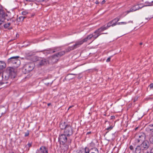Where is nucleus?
I'll list each match as a JSON object with an SVG mask.
<instances>
[{
  "label": "nucleus",
  "instance_id": "obj_46",
  "mask_svg": "<svg viewBox=\"0 0 153 153\" xmlns=\"http://www.w3.org/2000/svg\"><path fill=\"white\" fill-rule=\"evenodd\" d=\"M120 24H121V22H119L118 23H116V25H120Z\"/></svg>",
  "mask_w": 153,
  "mask_h": 153
},
{
  "label": "nucleus",
  "instance_id": "obj_17",
  "mask_svg": "<svg viewBox=\"0 0 153 153\" xmlns=\"http://www.w3.org/2000/svg\"><path fill=\"white\" fill-rule=\"evenodd\" d=\"M108 28L107 27V26H104L101 27L100 28H99L97 30H96L94 32L95 33H97L99 32H100L105 30L107 29Z\"/></svg>",
  "mask_w": 153,
  "mask_h": 153
},
{
  "label": "nucleus",
  "instance_id": "obj_16",
  "mask_svg": "<svg viewBox=\"0 0 153 153\" xmlns=\"http://www.w3.org/2000/svg\"><path fill=\"white\" fill-rule=\"evenodd\" d=\"M65 52L64 51H62L55 54L54 56H57L59 58L60 57L65 55Z\"/></svg>",
  "mask_w": 153,
  "mask_h": 153
},
{
  "label": "nucleus",
  "instance_id": "obj_61",
  "mask_svg": "<svg viewBox=\"0 0 153 153\" xmlns=\"http://www.w3.org/2000/svg\"><path fill=\"white\" fill-rule=\"evenodd\" d=\"M11 153H14L12 152Z\"/></svg>",
  "mask_w": 153,
  "mask_h": 153
},
{
  "label": "nucleus",
  "instance_id": "obj_10",
  "mask_svg": "<svg viewBox=\"0 0 153 153\" xmlns=\"http://www.w3.org/2000/svg\"><path fill=\"white\" fill-rule=\"evenodd\" d=\"M47 60L44 58H40L37 64L39 66H42L46 64Z\"/></svg>",
  "mask_w": 153,
  "mask_h": 153
},
{
  "label": "nucleus",
  "instance_id": "obj_39",
  "mask_svg": "<svg viewBox=\"0 0 153 153\" xmlns=\"http://www.w3.org/2000/svg\"><path fill=\"white\" fill-rule=\"evenodd\" d=\"M32 144L31 143H29L26 146H28L29 147H30L31 146Z\"/></svg>",
  "mask_w": 153,
  "mask_h": 153
},
{
  "label": "nucleus",
  "instance_id": "obj_49",
  "mask_svg": "<svg viewBox=\"0 0 153 153\" xmlns=\"http://www.w3.org/2000/svg\"><path fill=\"white\" fill-rule=\"evenodd\" d=\"M80 74H79V75H78V79H80V78H81V77H82L81 76H80Z\"/></svg>",
  "mask_w": 153,
  "mask_h": 153
},
{
  "label": "nucleus",
  "instance_id": "obj_51",
  "mask_svg": "<svg viewBox=\"0 0 153 153\" xmlns=\"http://www.w3.org/2000/svg\"><path fill=\"white\" fill-rule=\"evenodd\" d=\"M73 106H70L69 107V108H68V110L70 108H72V107H73Z\"/></svg>",
  "mask_w": 153,
  "mask_h": 153
},
{
  "label": "nucleus",
  "instance_id": "obj_25",
  "mask_svg": "<svg viewBox=\"0 0 153 153\" xmlns=\"http://www.w3.org/2000/svg\"><path fill=\"white\" fill-rule=\"evenodd\" d=\"M146 130L148 131V130H149L150 131H153V124L149 125L148 127L146 128Z\"/></svg>",
  "mask_w": 153,
  "mask_h": 153
},
{
  "label": "nucleus",
  "instance_id": "obj_1",
  "mask_svg": "<svg viewBox=\"0 0 153 153\" xmlns=\"http://www.w3.org/2000/svg\"><path fill=\"white\" fill-rule=\"evenodd\" d=\"M68 137L63 133L60 135L59 137V141L60 144L64 145L66 149L68 148V145L71 143V141L68 139Z\"/></svg>",
  "mask_w": 153,
  "mask_h": 153
},
{
  "label": "nucleus",
  "instance_id": "obj_26",
  "mask_svg": "<svg viewBox=\"0 0 153 153\" xmlns=\"http://www.w3.org/2000/svg\"><path fill=\"white\" fill-rule=\"evenodd\" d=\"M39 58L40 57H38L36 56H34L33 57L32 59L33 62H36L37 63Z\"/></svg>",
  "mask_w": 153,
  "mask_h": 153
},
{
  "label": "nucleus",
  "instance_id": "obj_14",
  "mask_svg": "<svg viewBox=\"0 0 153 153\" xmlns=\"http://www.w3.org/2000/svg\"><path fill=\"white\" fill-rule=\"evenodd\" d=\"M38 153H48V149L45 146H42L39 150L37 152Z\"/></svg>",
  "mask_w": 153,
  "mask_h": 153
},
{
  "label": "nucleus",
  "instance_id": "obj_53",
  "mask_svg": "<svg viewBox=\"0 0 153 153\" xmlns=\"http://www.w3.org/2000/svg\"><path fill=\"white\" fill-rule=\"evenodd\" d=\"M91 133V132H88L87 133V134H90Z\"/></svg>",
  "mask_w": 153,
  "mask_h": 153
},
{
  "label": "nucleus",
  "instance_id": "obj_56",
  "mask_svg": "<svg viewBox=\"0 0 153 153\" xmlns=\"http://www.w3.org/2000/svg\"><path fill=\"white\" fill-rule=\"evenodd\" d=\"M69 78H70V79H73V78H74V77H72V76H71V77H69Z\"/></svg>",
  "mask_w": 153,
  "mask_h": 153
},
{
  "label": "nucleus",
  "instance_id": "obj_28",
  "mask_svg": "<svg viewBox=\"0 0 153 153\" xmlns=\"http://www.w3.org/2000/svg\"><path fill=\"white\" fill-rule=\"evenodd\" d=\"M5 109L4 107L0 108V113L2 114L5 113Z\"/></svg>",
  "mask_w": 153,
  "mask_h": 153
},
{
  "label": "nucleus",
  "instance_id": "obj_55",
  "mask_svg": "<svg viewBox=\"0 0 153 153\" xmlns=\"http://www.w3.org/2000/svg\"><path fill=\"white\" fill-rule=\"evenodd\" d=\"M95 3L96 4H98V3H99V2H98L97 1L96 2H95Z\"/></svg>",
  "mask_w": 153,
  "mask_h": 153
},
{
  "label": "nucleus",
  "instance_id": "obj_43",
  "mask_svg": "<svg viewBox=\"0 0 153 153\" xmlns=\"http://www.w3.org/2000/svg\"><path fill=\"white\" fill-rule=\"evenodd\" d=\"M129 148L131 150H132L133 149V146H130Z\"/></svg>",
  "mask_w": 153,
  "mask_h": 153
},
{
  "label": "nucleus",
  "instance_id": "obj_6",
  "mask_svg": "<svg viewBox=\"0 0 153 153\" xmlns=\"http://www.w3.org/2000/svg\"><path fill=\"white\" fill-rule=\"evenodd\" d=\"M141 149H142V151L143 153L145 152L146 150H149L150 149L149 148V142L147 141L143 142L140 145Z\"/></svg>",
  "mask_w": 153,
  "mask_h": 153
},
{
  "label": "nucleus",
  "instance_id": "obj_11",
  "mask_svg": "<svg viewBox=\"0 0 153 153\" xmlns=\"http://www.w3.org/2000/svg\"><path fill=\"white\" fill-rule=\"evenodd\" d=\"M2 77L3 80H7L10 79L9 74L7 71V69L6 71H4L3 73Z\"/></svg>",
  "mask_w": 153,
  "mask_h": 153
},
{
  "label": "nucleus",
  "instance_id": "obj_62",
  "mask_svg": "<svg viewBox=\"0 0 153 153\" xmlns=\"http://www.w3.org/2000/svg\"><path fill=\"white\" fill-rule=\"evenodd\" d=\"M36 153H38L36 152Z\"/></svg>",
  "mask_w": 153,
  "mask_h": 153
},
{
  "label": "nucleus",
  "instance_id": "obj_12",
  "mask_svg": "<svg viewBox=\"0 0 153 153\" xmlns=\"http://www.w3.org/2000/svg\"><path fill=\"white\" fill-rule=\"evenodd\" d=\"M79 46L77 41L76 42L75 45L71 47H68L66 50L67 52H69L71 51L74 50Z\"/></svg>",
  "mask_w": 153,
  "mask_h": 153
},
{
  "label": "nucleus",
  "instance_id": "obj_23",
  "mask_svg": "<svg viewBox=\"0 0 153 153\" xmlns=\"http://www.w3.org/2000/svg\"><path fill=\"white\" fill-rule=\"evenodd\" d=\"M52 53V50L51 49H50L49 50H45L43 51V53L46 55H47L48 54L51 53Z\"/></svg>",
  "mask_w": 153,
  "mask_h": 153
},
{
  "label": "nucleus",
  "instance_id": "obj_58",
  "mask_svg": "<svg viewBox=\"0 0 153 153\" xmlns=\"http://www.w3.org/2000/svg\"><path fill=\"white\" fill-rule=\"evenodd\" d=\"M140 45H142V42L140 43Z\"/></svg>",
  "mask_w": 153,
  "mask_h": 153
},
{
  "label": "nucleus",
  "instance_id": "obj_32",
  "mask_svg": "<svg viewBox=\"0 0 153 153\" xmlns=\"http://www.w3.org/2000/svg\"><path fill=\"white\" fill-rule=\"evenodd\" d=\"M150 142L153 143V135L151 136L149 138Z\"/></svg>",
  "mask_w": 153,
  "mask_h": 153
},
{
  "label": "nucleus",
  "instance_id": "obj_7",
  "mask_svg": "<svg viewBox=\"0 0 153 153\" xmlns=\"http://www.w3.org/2000/svg\"><path fill=\"white\" fill-rule=\"evenodd\" d=\"M85 153H99L98 149L96 148H93L90 149L88 148L85 149Z\"/></svg>",
  "mask_w": 153,
  "mask_h": 153
},
{
  "label": "nucleus",
  "instance_id": "obj_33",
  "mask_svg": "<svg viewBox=\"0 0 153 153\" xmlns=\"http://www.w3.org/2000/svg\"><path fill=\"white\" fill-rule=\"evenodd\" d=\"M4 19L1 17H0V25L2 24V22H4Z\"/></svg>",
  "mask_w": 153,
  "mask_h": 153
},
{
  "label": "nucleus",
  "instance_id": "obj_59",
  "mask_svg": "<svg viewBox=\"0 0 153 153\" xmlns=\"http://www.w3.org/2000/svg\"><path fill=\"white\" fill-rule=\"evenodd\" d=\"M150 19V18H148L147 19Z\"/></svg>",
  "mask_w": 153,
  "mask_h": 153
},
{
  "label": "nucleus",
  "instance_id": "obj_9",
  "mask_svg": "<svg viewBox=\"0 0 153 153\" xmlns=\"http://www.w3.org/2000/svg\"><path fill=\"white\" fill-rule=\"evenodd\" d=\"M93 35L91 34L82 40L77 41V42L80 46L84 42H86L88 40H89L93 37Z\"/></svg>",
  "mask_w": 153,
  "mask_h": 153
},
{
  "label": "nucleus",
  "instance_id": "obj_42",
  "mask_svg": "<svg viewBox=\"0 0 153 153\" xmlns=\"http://www.w3.org/2000/svg\"><path fill=\"white\" fill-rule=\"evenodd\" d=\"M150 87L151 88H152L153 87V83H151V84H150V85H149Z\"/></svg>",
  "mask_w": 153,
  "mask_h": 153
},
{
  "label": "nucleus",
  "instance_id": "obj_50",
  "mask_svg": "<svg viewBox=\"0 0 153 153\" xmlns=\"http://www.w3.org/2000/svg\"><path fill=\"white\" fill-rule=\"evenodd\" d=\"M128 23H133V22L132 21H129L128 22Z\"/></svg>",
  "mask_w": 153,
  "mask_h": 153
},
{
  "label": "nucleus",
  "instance_id": "obj_34",
  "mask_svg": "<svg viewBox=\"0 0 153 153\" xmlns=\"http://www.w3.org/2000/svg\"><path fill=\"white\" fill-rule=\"evenodd\" d=\"M52 82H47L45 81H44L45 84L47 85H49L50 84H51Z\"/></svg>",
  "mask_w": 153,
  "mask_h": 153
},
{
  "label": "nucleus",
  "instance_id": "obj_29",
  "mask_svg": "<svg viewBox=\"0 0 153 153\" xmlns=\"http://www.w3.org/2000/svg\"><path fill=\"white\" fill-rule=\"evenodd\" d=\"M94 33H95L94 32ZM100 32H97V33H97V35H93V38L94 39H96L100 35Z\"/></svg>",
  "mask_w": 153,
  "mask_h": 153
},
{
  "label": "nucleus",
  "instance_id": "obj_31",
  "mask_svg": "<svg viewBox=\"0 0 153 153\" xmlns=\"http://www.w3.org/2000/svg\"><path fill=\"white\" fill-rule=\"evenodd\" d=\"M10 24V23H7L4 25V27L5 28H7L9 26Z\"/></svg>",
  "mask_w": 153,
  "mask_h": 153
},
{
  "label": "nucleus",
  "instance_id": "obj_41",
  "mask_svg": "<svg viewBox=\"0 0 153 153\" xmlns=\"http://www.w3.org/2000/svg\"><path fill=\"white\" fill-rule=\"evenodd\" d=\"M111 57H108L107 59L106 60V62H109L110 61V60H111Z\"/></svg>",
  "mask_w": 153,
  "mask_h": 153
},
{
  "label": "nucleus",
  "instance_id": "obj_36",
  "mask_svg": "<svg viewBox=\"0 0 153 153\" xmlns=\"http://www.w3.org/2000/svg\"><path fill=\"white\" fill-rule=\"evenodd\" d=\"M77 74H70L68 75L67 76L68 77H70V76L71 75H77Z\"/></svg>",
  "mask_w": 153,
  "mask_h": 153
},
{
  "label": "nucleus",
  "instance_id": "obj_15",
  "mask_svg": "<svg viewBox=\"0 0 153 153\" xmlns=\"http://www.w3.org/2000/svg\"><path fill=\"white\" fill-rule=\"evenodd\" d=\"M139 138L137 139V141L138 142L140 141H142L144 140L146 137L145 134L144 133H141L138 135Z\"/></svg>",
  "mask_w": 153,
  "mask_h": 153
},
{
  "label": "nucleus",
  "instance_id": "obj_57",
  "mask_svg": "<svg viewBox=\"0 0 153 153\" xmlns=\"http://www.w3.org/2000/svg\"><path fill=\"white\" fill-rule=\"evenodd\" d=\"M40 0L41 1H44L45 0Z\"/></svg>",
  "mask_w": 153,
  "mask_h": 153
},
{
  "label": "nucleus",
  "instance_id": "obj_18",
  "mask_svg": "<svg viewBox=\"0 0 153 153\" xmlns=\"http://www.w3.org/2000/svg\"><path fill=\"white\" fill-rule=\"evenodd\" d=\"M142 151L140 146H138L135 148L134 153H140Z\"/></svg>",
  "mask_w": 153,
  "mask_h": 153
},
{
  "label": "nucleus",
  "instance_id": "obj_24",
  "mask_svg": "<svg viewBox=\"0 0 153 153\" xmlns=\"http://www.w3.org/2000/svg\"><path fill=\"white\" fill-rule=\"evenodd\" d=\"M52 50V53L59 51L60 50V47H56L53 48Z\"/></svg>",
  "mask_w": 153,
  "mask_h": 153
},
{
  "label": "nucleus",
  "instance_id": "obj_48",
  "mask_svg": "<svg viewBox=\"0 0 153 153\" xmlns=\"http://www.w3.org/2000/svg\"><path fill=\"white\" fill-rule=\"evenodd\" d=\"M105 2V0H103L102 2H101V4H103Z\"/></svg>",
  "mask_w": 153,
  "mask_h": 153
},
{
  "label": "nucleus",
  "instance_id": "obj_30",
  "mask_svg": "<svg viewBox=\"0 0 153 153\" xmlns=\"http://www.w3.org/2000/svg\"><path fill=\"white\" fill-rule=\"evenodd\" d=\"M120 17L119 18L118 17H117L115 19H114L112 20V21H113V23H117V22L119 21L120 20Z\"/></svg>",
  "mask_w": 153,
  "mask_h": 153
},
{
  "label": "nucleus",
  "instance_id": "obj_20",
  "mask_svg": "<svg viewBox=\"0 0 153 153\" xmlns=\"http://www.w3.org/2000/svg\"><path fill=\"white\" fill-rule=\"evenodd\" d=\"M8 82H0V89L1 88H2L5 87L7 86L6 84L8 83Z\"/></svg>",
  "mask_w": 153,
  "mask_h": 153
},
{
  "label": "nucleus",
  "instance_id": "obj_44",
  "mask_svg": "<svg viewBox=\"0 0 153 153\" xmlns=\"http://www.w3.org/2000/svg\"><path fill=\"white\" fill-rule=\"evenodd\" d=\"M115 118V117L114 116H112L111 117V119H113Z\"/></svg>",
  "mask_w": 153,
  "mask_h": 153
},
{
  "label": "nucleus",
  "instance_id": "obj_22",
  "mask_svg": "<svg viewBox=\"0 0 153 153\" xmlns=\"http://www.w3.org/2000/svg\"><path fill=\"white\" fill-rule=\"evenodd\" d=\"M66 126L67 125H66L65 124V122H62L60 124L59 127L62 129H65V128L66 127Z\"/></svg>",
  "mask_w": 153,
  "mask_h": 153
},
{
  "label": "nucleus",
  "instance_id": "obj_8",
  "mask_svg": "<svg viewBox=\"0 0 153 153\" xmlns=\"http://www.w3.org/2000/svg\"><path fill=\"white\" fill-rule=\"evenodd\" d=\"M141 5V4H140L136 5L134 6L133 7L131 8L129 10H128L126 11L127 13H128L130 12H133L139 10L144 6H141L140 5Z\"/></svg>",
  "mask_w": 153,
  "mask_h": 153
},
{
  "label": "nucleus",
  "instance_id": "obj_54",
  "mask_svg": "<svg viewBox=\"0 0 153 153\" xmlns=\"http://www.w3.org/2000/svg\"><path fill=\"white\" fill-rule=\"evenodd\" d=\"M29 134L28 133L27 134H26L25 135V136H27Z\"/></svg>",
  "mask_w": 153,
  "mask_h": 153
},
{
  "label": "nucleus",
  "instance_id": "obj_5",
  "mask_svg": "<svg viewBox=\"0 0 153 153\" xmlns=\"http://www.w3.org/2000/svg\"><path fill=\"white\" fill-rule=\"evenodd\" d=\"M73 129L71 126L69 125H67L63 133L66 134L68 137H69L73 134Z\"/></svg>",
  "mask_w": 153,
  "mask_h": 153
},
{
  "label": "nucleus",
  "instance_id": "obj_35",
  "mask_svg": "<svg viewBox=\"0 0 153 153\" xmlns=\"http://www.w3.org/2000/svg\"><path fill=\"white\" fill-rule=\"evenodd\" d=\"M113 128V126H110L109 127H108L106 129L107 130H111Z\"/></svg>",
  "mask_w": 153,
  "mask_h": 153
},
{
  "label": "nucleus",
  "instance_id": "obj_37",
  "mask_svg": "<svg viewBox=\"0 0 153 153\" xmlns=\"http://www.w3.org/2000/svg\"><path fill=\"white\" fill-rule=\"evenodd\" d=\"M25 18L24 16H21L19 17V19L20 20H22V21H23L24 19Z\"/></svg>",
  "mask_w": 153,
  "mask_h": 153
},
{
  "label": "nucleus",
  "instance_id": "obj_2",
  "mask_svg": "<svg viewBox=\"0 0 153 153\" xmlns=\"http://www.w3.org/2000/svg\"><path fill=\"white\" fill-rule=\"evenodd\" d=\"M19 56H13L8 59L7 63L8 64H12L14 67L17 68L20 65V61L18 59Z\"/></svg>",
  "mask_w": 153,
  "mask_h": 153
},
{
  "label": "nucleus",
  "instance_id": "obj_27",
  "mask_svg": "<svg viewBox=\"0 0 153 153\" xmlns=\"http://www.w3.org/2000/svg\"><path fill=\"white\" fill-rule=\"evenodd\" d=\"M153 3V0H148L146 2V3L148 4V6L152 5V4Z\"/></svg>",
  "mask_w": 153,
  "mask_h": 153
},
{
  "label": "nucleus",
  "instance_id": "obj_4",
  "mask_svg": "<svg viewBox=\"0 0 153 153\" xmlns=\"http://www.w3.org/2000/svg\"><path fill=\"white\" fill-rule=\"evenodd\" d=\"M7 71L9 74L10 79H13L16 76V69L13 68H9L7 69Z\"/></svg>",
  "mask_w": 153,
  "mask_h": 153
},
{
  "label": "nucleus",
  "instance_id": "obj_38",
  "mask_svg": "<svg viewBox=\"0 0 153 153\" xmlns=\"http://www.w3.org/2000/svg\"><path fill=\"white\" fill-rule=\"evenodd\" d=\"M23 15H25L27 14V12L26 11H24L22 12Z\"/></svg>",
  "mask_w": 153,
  "mask_h": 153
},
{
  "label": "nucleus",
  "instance_id": "obj_13",
  "mask_svg": "<svg viewBox=\"0 0 153 153\" xmlns=\"http://www.w3.org/2000/svg\"><path fill=\"white\" fill-rule=\"evenodd\" d=\"M59 59V58L58 57L54 56V54L50 58L48 61L49 62H51L53 63H54L57 62Z\"/></svg>",
  "mask_w": 153,
  "mask_h": 153
},
{
  "label": "nucleus",
  "instance_id": "obj_21",
  "mask_svg": "<svg viewBox=\"0 0 153 153\" xmlns=\"http://www.w3.org/2000/svg\"><path fill=\"white\" fill-rule=\"evenodd\" d=\"M116 25V23H113L112 20L108 22L107 25V27L108 28L111 26H114Z\"/></svg>",
  "mask_w": 153,
  "mask_h": 153
},
{
  "label": "nucleus",
  "instance_id": "obj_40",
  "mask_svg": "<svg viewBox=\"0 0 153 153\" xmlns=\"http://www.w3.org/2000/svg\"><path fill=\"white\" fill-rule=\"evenodd\" d=\"M143 153H152V152L150 151V150L149 149V150H147V152H145Z\"/></svg>",
  "mask_w": 153,
  "mask_h": 153
},
{
  "label": "nucleus",
  "instance_id": "obj_47",
  "mask_svg": "<svg viewBox=\"0 0 153 153\" xmlns=\"http://www.w3.org/2000/svg\"><path fill=\"white\" fill-rule=\"evenodd\" d=\"M149 149L150 150V151H151L152 152V153H153V147H152V148L151 149Z\"/></svg>",
  "mask_w": 153,
  "mask_h": 153
},
{
  "label": "nucleus",
  "instance_id": "obj_19",
  "mask_svg": "<svg viewBox=\"0 0 153 153\" xmlns=\"http://www.w3.org/2000/svg\"><path fill=\"white\" fill-rule=\"evenodd\" d=\"M6 67V64L5 62L2 61H0V71L2 70Z\"/></svg>",
  "mask_w": 153,
  "mask_h": 153
},
{
  "label": "nucleus",
  "instance_id": "obj_3",
  "mask_svg": "<svg viewBox=\"0 0 153 153\" xmlns=\"http://www.w3.org/2000/svg\"><path fill=\"white\" fill-rule=\"evenodd\" d=\"M34 65L33 63H28L26 64L23 67V69L25 71V74L28 73L31 71L34 68Z\"/></svg>",
  "mask_w": 153,
  "mask_h": 153
},
{
  "label": "nucleus",
  "instance_id": "obj_60",
  "mask_svg": "<svg viewBox=\"0 0 153 153\" xmlns=\"http://www.w3.org/2000/svg\"><path fill=\"white\" fill-rule=\"evenodd\" d=\"M137 128H135V130L137 129Z\"/></svg>",
  "mask_w": 153,
  "mask_h": 153
},
{
  "label": "nucleus",
  "instance_id": "obj_52",
  "mask_svg": "<svg viewBox=\"0 0 153 153\" xmlns=\"http://www.w3.org/2000/svg\"><path fill=\"white\" fill-rule=\"evenodd\" d=\"M51 103H48V106H50L51 105Z\"/></svg>",
  "mask_w": 153,
  "mask_h": 153
},
{
  "label": "nucleus",
  "instance_id": "obj_45",
  "mask_svg": "<svg viewBox=\"0 0 153 153\" xmlns=\"http://www.w3.org/2000/svg\"><path fill=\"white\" fill-rule=\"evenodd\" d=\"M127 23L126 22H121V24L126 25Z\"/></svg>",
  "mask_w": 153,
  "mask_h": 153
}]
</instances>
